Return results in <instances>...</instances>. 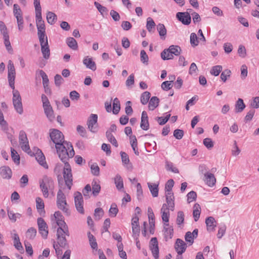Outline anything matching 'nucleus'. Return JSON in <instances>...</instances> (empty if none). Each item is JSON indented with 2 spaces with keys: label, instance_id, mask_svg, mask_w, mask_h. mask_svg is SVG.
<instances>
[{
  "label": "nucleus",
  "instance_id": "4",
  "mask_svg": "<svg viewBox=\"0 0 259 259\" xmlns=\"http://www.w3.org/2000/svg\"><path fill=\"white\" fill-rule=\"evenodd\" d=\"M35 19L39 39L47 38V36L45 34V24L44 21L42 20L41 14H35Z\"/></svg>",
  "mask_w": 259,
  "mask_h": 259
},
{
  "label": "nucleus",
  "instance_id": "27",
  "mask_svg": "<svg viewBox=\"0 0 259 259\" xmlns=\"http://www.w3.org/2000/svg\"><path fill=\"white\" fill-rule=\"evenodd\" d=\"M164 237L167 240L172 237L174 230L172 226H170L168 223H164Z\"/></svg>",
  "mask_w": 259,
  "mask_h": 259
},
{
  "label": "nucleus",
  "instance_id": "55",
  "mask_svg": "<svg viewBox=\"0 0 259 259\" xmlns=\"http://www.w3.org/2000/svg\"><path fill=\"white\" fill-rule=\"evenodd\" d=\"M150 249L155 259H158L159 257V248L158 244L154 246H150Z\"/></svg>",
  "mask_w": 259,
  "mask_h": 259
},
{
  "label": "nucleus",
  "instance_id": "36",
  "mask_svg": "<svg viewBox=\"0 0 259 259\" xmlns=\"http://www.w3.org/2000/svg\"><path fill=\"white\" fill-rule=\"evenodd\" d=\"M45 113L50 121H52L54 119V115L53 109L51 106H47V107H44Z\"/></svg>",
  "mask_w": 259,
  "mask_h": 259
},
{
  "label": "nucleus",
  "instance_id": "49",
  "mask_svg": "<svg viewBox=\"0 0 259 259\" xmlns=\"http://www.w3.org/2000/svg\"><path fill=\"white\" fill-rule=\"evenodd\" d=\"M150 98V93L149 92H144L141 96V102L143 105L146 104Z\"/></svg>",
  "mask_w": 259,
  "mask_h": 259
},
{
  "label": "nucleus",
  "instance_id": "34",
  "mask_svg": "<svg viewBox=\"0 0 259 259\" xmlns=\"http://www.w3.org/2000/svg\"><path fill=\"white\" fill-rule=\"evenodd\" d=\"M245 108V105L242 99H238L235 104V112L236 113L241 112Z\"/></svg>",
  "mask_w": 259,
  "mask_h": 259
},
{
  "label": "nucleus",
  "instance_id": "2",
  "mask_svg": "<svg viewBox=\"0 0 259 259\" xmlns=\"http://www.w3.org/2000/svg\"><path fill=\"white\" fill-rule=\"evenodd\" d=\"M54 172L56 175L60 189L57 194V205L58 207L61 210L65 209V196L64 194V184L65 181V166L62 164H57Z\"/></svg>",
  "mask_w": 259,
  "mask_h": 259
},
{
  "label": "nucleus",
  "instance_id": "56",
  "mask_svg": "<svg viewBox=\"0 0 259 259\" xmlns=\"http://www.w3.org/2000/svg\"><path fill=\"white\" fill-rule=\"evenodd\" d=\"M104 211L101 208H97L95 210L94 216L95 219L99 220L103 215Z\"/></svg>",
  "mask_w": 259,
  "mask_h": 259
},
{
  "label": "nucleus",
  "instance_id": "44",
  "mask_svg": "<svg viewBox=\"0 0 259 259\" xmlns=\"http://www.w3.org/2000/svg\"><path fill=\"white\" fill-rule=\"evenodd\" d=\"M4 40V44L7 50L10 54H12L13 50L11 45V42L9 40V35H5L3 37Z\"/></svg>",
  "mask_w": 259,
  "mask_h": 259
},
{
  "label": "nucleus",
  "instance_id": "54",
  "mask_svg": "<svg viewBox=\"0 0 259 259\" xmlns=\"http://www.w3.org/2000/svg\"><path fill=\"white\" fill-rule=\"evenodd\" d=\"M93 194L97 196L100 192L101 187L99 184H97L96 182L92 183Z\"/></svg>",
  "mask_w": 259,
  "mask_h": 259
},
{
  "label": "nucleus",
  "instance_id": "64",
  "mask_svg": "<svg viewBox=\"0 0 259 259\" xmlns=\"http://www.w3.org/2000/svg\"><path fill=\"white\" fill-rule=\"evenodd\" d=\"M187 201L188 203H190L195 200L197 197L196 193L192 191L187 194Z\"/></svg>",
  "mask_w": 259,
  "mask_h": 259
},
{
  "label": "nucleus",
  "instance_id": "40",
  "mask_svg": "<svg viewBox=\"0 0 259 259\" xmlns=\"http://www.w3.org/2000/svg\"><path fill=\"white\" fill-rule=\"evenodd\" d=\"M106 136L109 142H110L115 147H118V145L116 139L115 138V137L111 133L110 131H107L106 132Z\"/></svg>",
  "mask_w": 259,
  "mask_h": 259
},
{
  "label": "nucleus",
  "instance_id": "39",
  "mask_svg": "<svg viewBox=\"0 0 259 259\" xmlns=\"http://www.w3.org/2000/svg\"><path fill=\"white\" fill-rule=\"evenodd\" d=\"M66 154L69 157L72 158L75 155V152L71 143L66 141Z\"/></svg>",
  "mask_w": 259,
  "mask_h": 259
},
{
  "label": "nucleus",
  "instance_id": "58",
  "mask_svg": "<svg viewBox=\"0 0 259 259\" xmlns=\"http://www.w3.org/2000/svg\"><path fill=\"white\" fill-rule=\"evenodd\" d=\"M148 215L149 224L153 225V223H155V217L153 210L151 207H149L148 208Z\"/></svg>",
  "mask_w": 259,
  "mask_h": 259
},
{
  "label": "nucleus",
  "instance_id": "1",
  "mask_svg": "<svg viewBox=\"0 0 259 259\" xmlns=\"http://www.w3.org/2000/svg\"><path fill=\"white\" fill-rule=\"evenodd\" d=\"M51 221L55 228L57 229V242L54 244L57 255L62 256L61 259H64L65 254L63 252L65 249V219L63 215L59 211H55L51 217Z\"/></svg>",
  "mask_w": 259,
  "mask_h": 259
},
{
  "label": "nucleus",
  "instance_id": "9",
  "mask_svg": "<svg viewBox=\"0 0 259 259\" xmlns=\"http://www.w3.org/2000/svg\"><path fill=\"white\" fill-rule=\"evenodd\" d=\"M38 231L42 237L47 239L48 234V226L45 220L41 218H38L37 220Z\"/></svg>",
  "mask_w": 259,
  "mask_h": 259
},
{
  "label": "nucleus",
  "instance_id": "62",
  "mask_svg": "<svg viewBox=\"0 0 259 259\" xmlns=\"http://www.w3.org/2000/svg\"><path fill=\"white\" fill-rule=\"evenodd\" d=\"M0 31L3 37L5 36V35H9L7 28L3 21H0Z\"/></svg>",
  "mask_w": 259,
  "mask_h": 259
},
{
  "label": "nucleus",
  "instance_id": "52",
  "mask_svg": "<svg viewBox=\"0 0 259 259\" xmlns=\"http://www.w3.org/2000/svg\"><path fill=\"white\" fill-rule=\"evenodd\" d=\"M184 221V214L182 211H179L177 213V217L176 220L177 224L180 226Z\"/></svg>",
  "mask_w": 259,
  "mask_h": 259
},
{
  "label": "nucleus",
  "instance_id": "35",
  "mask_svg": "<svg viewBox=\"0 0 259 259\" xmlns=\"http://www.w3.org/2000/svg\"><path fill=\"white\" fill-rule=\"evenodd\" d=\"M114 183L116 185V188L118 190H121L123 188V180L121 176L117 175L114 178Z\"/></svg>",
  "mask_w": 259,
  "mask_h": 259
},
{
  "label": "nucleus",
  "instance_id": "16",
  "mask_svg": "<svg viewBox=\"0 0 259 259\" xmlns=\"http://www.w3.org/2000/svg\"><path fill=\"white\" fill-rule=\"evenodd\" d=\"M11 236L13 240L14 246L19 251H21L23 250V247L20 241L19 237L16 233V231L13 230L11 233Z\"/></svg>",
  "mask_w": 259,
  "mask_h": 259
},
{
  "label": "nucleus",
  "instance_id": "17",
  "mask_svg": "<svg viewBox=\"0 0 259 259\" xmlns=\"http://www.w3.org/2000/svg\"><path fill=\"white\" fill-rule=\"evenodd\" d=\"M175 248L178 254L181 255L185 251L187 244L183 240L177 239L175 245Z\"/></svg>",
  "mask_w": 259,
  "mask_h": 259
},
{
  "label": "nucleus",
  "instance_id": "21",
  "mask_svg": "<svg viewBox=\"0 0 259 259\" xmlns=\"http://www.w3.org/2000/svg\"><path fill=\"white\" fill-rule=\"evenodd\" d=\"M35 158L40 165L46 169L48 168V165L46 161L45 156L41 151H38L36 152Z\"/></svg>",
  "mask_w": 259,
  "mask_h": 259
},
{
  "label": "nucleus",
  "instance_id": "5",
  "mask_svg": "<svg viewBox=\"0 0 259 259\" xmlns=\"http://www.w3.org/2000/svg\"><path fill=\"white\" fill-rule=\"evenodd\" d=\"M13 14L17 20L18 29L21 31L24 28V20L22 11L18 4H15L13 6Z\"/></svg>",
  "mask_w": 259,
  "mask_h": 259
},
{
  "label": "nucleus",
  "instance_id": "31",
  "mask_svg": "<svg viewBox=\"0 0 259 259\" xmlns=\"http://www.w3.org/2000/svg\"><path fill=\"white\" fill-rule=\"evenodd\" d=\"M148 186L152 196L154 197H157L158 195V185L148 183Z\"/></svg>",
  "mask_w": 259,
  "mask_h": 259
},
{
  "label": "nucleus",
  "instance_id": "24",
  "mask_svg": "<svg viewBox=\"0 0 259 259\" xmlns=\"http://www.w3.org/2000/svg\"><path fill=\"white\" fill-rule=\"evenodd\" d=\"M169 208H167L166 204H163L161 208V213H162V220L164 223H168L169 218Z\"/></svg>",
  "mask_w": 259,
  "mask_h": 259
},
{
  "label": "nucleus",
  "instance_id": "23",
  "mask_svg": "<svg viewBox=\"0 0 259 259\" xmlns=\"http://www.w3.org/2000/svg\"><path fill=\"white\" fill-rule=\"evenodd\" d=\"M0 174L3 178L10 179L12 177V171L9 167L4 166L0 168Z\"/></svg>",
  "mask_w": 259,
  "mask_h": 259
},
{
  "label": "nucleus",
  "instance_id": "33",
  "mask_svg": "<svg viewBox=\"0 0 259 259\" xmlns=\"http://www.w3.org/2000/svg\"><path fill=\"white\" fill-rule=\"evenodd\" d=\"M201 207L199 204L196 203L193 206V215L195 222H197L200 217Z\"/></svg>",
  "mask_w": 259,
  "mask_h": 259
},
{
  "label": "nucleus",
  "instance_id": "41",
  "mask_svg": "<svg viewBox=\"0 0 259 259\" xmlns=\"http://www.w3.org/2000/svg\"><path fill=\"white\" fill-rule=\"evenodd\" d=\"M120 109V104L119 100L117 98H115L113 100L112 112L114 114H117L119 113Z\"/></svg>",
  "mask_w": 259,
  "mask_h": 259
},
{
  "label": "nucleus",
  "instance_id": "47",
  "mask_svg": "<svg viewBox=\"0 0 259 259\" xmlns=\"http://www.w3.org/2000/svg\"><path fill=\"white\" fill-rule=\"evenodd\" d=\"M11 157L13 161L17 165L20 163V156L17 152L14 149L11 148Z\"/></svg>",
  "mask_w": 259,
  "mask_h": 259
},
{
  "label": "nucleus",
  "instance_id": "32",
  "mask_svg": "<svg viewBox=\"0 0 259 259\" xmlns=\"http://www.w3.org/2000/svg\"><path fill=\"white\" fill-rule=\"evenodd\" d=\"M159 100L157 97H152L149 103L148 108L150 110H154L159 104Z\"/></svg>",
  "mask_w": 259,
  "mask_h": 259
},
{
  "label": "nucleus",
  "instance_id": "38",
  "mask_svg": "<svg viewBox=\"0 0 259 259\" xmlns=\"http://www.w3.org/2000/svg\"><path fill=\"white\" fill-rule=\"evenodd\" d=\"M157 30L162 39H165L166 34V29L163 24L159 23L157 25Z\"/></svg>",
  "mask_w": 259,
  "mask_h": 259
},
{
  "label": "nucleus",
  "instance_id": "61",
  "mask_svg": "<svg viewBox=\"0 0 259 259\" xmlns=\"http://www.w3.org/2000/svg\"><path fill=\"white\" fill-rule=\"evenodd\" d=\"M170 117V114H168L164 118L162 117H157L156 120L160 125H164L167 122Z\"/></svg>",
  "mask_w": 259,
  "mask_h": 259
},
{
  "label": "nucleus",
  "instance_id": "46",
  "mask_svg": "<svg viewBox=\"0 0 259 259\" xmlns=\"http://www.w3.org/2000/svg\"><path fill=\"white\" fill-rule=\"evenodd\" d=\"M88 236L90 241V244L93 249H97L98 247L96 238L90 232L88 233Z\"/></svg>",
  "mask_w": 259,
  "mask_h": 259
},
{
  "label": "nucleus",
  "instance_id": "29",
  "mask_svg": "<svg viewBox=\"0 0 259 259\" xmlns=\"http://www.w3.org/2000/svg\"><path fill=\"white\" fill-rule=\"evenodd\" d=\"M36 207L37 211L40 215H44L45 213V204L42 199L40 197L36 198Z\"/></svg>",
  "mask_w": 259,
  "mask_h": 259
},
{
  "label": "nucleus",
  "instance_id": "3",
  "mask_svg": "<svg viewBox=\"0 0 259 259\" xmlns=\"http://www.w3.org/2000/svg\"><path fill=\"white\" fill-rule=\"evenodd\" d=\"M50 137L55 144L57 152L61 160L64 162L65 159V146L64 145V135L57 130H52L50 134Z\"/></svg>",
  "mask_w": 259,
  "mask_h": 259
},
{
  "label": "nucleus",
  "instance_id": "43",
  "mask_svg": "<svg viewBox=\"0 0 259 259\" xmlns=\"http://www.w3.org/2000/svg\"><path fill=\"white\" fill-rule=\"evenodd\" d=\"M37 231L36 229L33 227L29 228L26 232V236L29 239H33L36 236Z\"/></svg>",
  "mask_w": 259,
  "mask_h": 259
},
{
  "label": "nucleus",
  "instance_id": "28",
  "mask_svg": "<svg viewBox=\"0 0 259 259\" xmlns=\"http://www.w3.org/2000/svg\"><path fill=\"white\" fill-rule=\"evenodd\" d=\"M198 235V229H194L192 233L190 232H187L186 233L185 238V240L190 243V244H192L194 242V238H195L197 237Z\"/></svg>",
  "mask_w": 259,
  "mask_h": 259
},
{
  "label": "nucleus",
  "instance_id": "8",
  "mask_svg": "<svg viewBox=\"0 0 259 259\" xmlns=\"http://www.w3.org/2000/svg\"><path fill=\"white\" fill-rule=\"evenodd\" d=\"M8 78L9 85L12 89H14L16 72L14 65L11 60H9L8 62Z\"/></svg>",
  "mask_w": 259,
  "mask_h": 259
},
{
  "label": "nucleus",
  "instance_id": "60",
  "mask_svg": "<svg viewBox=\"0 0 259 259\" xmlns=\"http://www.w3.org/2000/svg\"><path fill=\"white\" fill-rule=\"evenodd\" d=\"M166 169L168 171H171L174 173H178V169L174 166V164L171 162H166Z\"/></svg>",
  "mask_w": 259,
  "mask_h": 259
},
{
  "label": "nucleus",
  "instance_id": "20",
  "mask_svg": "<svg viewBox=\"0 0 259 259\" xmlns=\"http://www.w3.org/2000/svg\"><path fill=\"white\" fill-rule=\"evenodd\" d=\"M165 197L167 203L166 205L168 206L167 208H169L170 210L173 211L175 208V197L174 195V193H166Z\"/></svg>",
  "mask_w": 259,
  "mask_h": 259
},
{
  "label": "nucleus",
  "instance_id": "37",
  "mask_svg": "<svg viewBox=\"0 0 259 259\" xmlns=\"http://www.w3.org/2000/svg\"><path fill=\"white\" fill-rule=\"evenodd\" d=\"M130 140L131 146L134 151L135 154L136 155H139V152L138 151L137 141L136 137L135 136L130 137Z\"/></svg>",
  "mask_w": 259,
  "mask_h": 259
},
{
  "label": "nucleus",
  "instance_id": "10",
  "mask_svg": "<svg viewBox=\"0 0 259 259\" xmlns=\"http://www.w3.org/2000/svg\"><path fill=\"white\" fill-rule=\"evenodd\" d=\"M98 116L97 114H92L88 119L87 125L89 130L92 133H97L98 131L97 123Z\"/></svg>",
  "mask_w": 259,
  "mask_h": 259
},
{
  "label": "nucleus",
  "instance_id": "12",
  "mask_svg": "<svg viewBox=\"0 0 259 259\" xmlns=\"http://www.w3.org/2000/svg\"><path fill=\"white\" fill-rule=\"evenodd\" d=\"M75 205L77 210L80 213H84L83 207V198L82 194L79 192H76L74 193Z\"/></svg>",
  "mask_w": 259,
  "mask_h": 259
},
{
  "label": "nucleus",
  "instance_id": "13",
  "mask_svg": "<svg viewBox=\"0 0 259 259\" xmlns=\"http://www.w3.org/2000/svg\"><path fill=\"white\" fill-rule=\"evenodd\" d=\"M73 185V176L70 164L66 162V188L71 190Z\"/></svg>",
  "mask_w": 259,
  "mask_h": 259
},
{
  "label": "nucleus",
  "instance_id": "14",
  "mask_svg": "<svg viewBox=\"0 0 259 259\" xmlns=\"http://www.w3.org/2000/svg\"><path fill=\"white\" fill-rule=\"evenodd\" d=\"M41 51L44 58L49 59L50 55V50L48 42V38L39 39Z\"/></svg>",
  "mask_w": 259,
  "mask_h": 259
},
{
  "label": "nucleus",
  "instance_id": "48",
  "mask_svg": "<svg viewBox=\"0 0 259 259\" xmlns=\"http://www.w3.org/2000/svg\"><path fill=\"white\" fill-rule=\"evenodd\" d=\"M222 66L221 65H216L212 67L210 70V73L211 74L217 76L219 75L222 70Z\"/></svg>",
  "mask_w": 259,
  "mask_h": 259
},
{
  "label": "nucleus",
  "instance_id": "50",
  "mask_svg": "<svg viewBox=\"0 0 259 259\" xmlns=\"http://www.w3.org/2000/svg\"><path fill=\"white\" fill-rule=\"evenodd\" d=\"M174 185V181L172 179L169 180L166 183L165 186V190L166 193H173L172 188Z\"/></svg>",
  "mask_w": 259,
  "mask_h": 259
},
{
  "label": "nucleus",
  "instance_id": "45",
  "mask_svg": "<svg viewBox=\"0 0 259 259\" xmlns=\"http://www.w3.org/2000/svg\"><path fill=\"white\" fill-rule=\"evenodd\" d=\"M47 22L52 25L55 23L57 20V16L52 12H48L47 14Z\"/></svg>",
  "mask_w": 259,
  "mask_h": 259
},
{
  "label": "nucleus",
  "instance_id": "57",
  "mask_svg": "<svg viewBox=\"0 0 259 259\" xmlns=\"http://www.w3.org/2000/svg\"><path fill=\"white\" fill-rule=\"evenodd\" d=\"M155 25V24L154 21L151 18L149 17L147 19L146 24V27L148 31L151 32L152 28L154 27Z\"/></svg>",
  "mask_w": 259,
  "mask_h": 259
},
{
  "label": "nucleus",
  "instance_id": "15",
  "mask_svg": "<svg viewBox=\"0 0 259 259\" xmlns=\"http://www.w3.org/2000/svg\"><path fill=\"white\" fill-rule=\"evenodd\" d=\"M176 17L184 25H189L191 23V18L188 12H178Z\"/></svg>",
  "mask_w": 259,
  "mask_h": 259
},
{
  "label": "nucleus",
  "instance_id": "30",
  "mask_svg": "<svg viewBox=\"0 0 259 259\" xmlns=\"http://www.w3.org/2000/svg\"><path fill=\"white\" fill-rule=\"evenodd\" d=\"M66 43L67 46L73 51H77L78 50L77 42L73 37H68L66 39Z\"/></svg>",
  "mask_w": 259,
  "mask_h": 259
},
{
  "label": "nucleus",
  "instance_id": "25",
  "mask_svg": "<svg viewBox=\"0 0 259 259\" xmlns=\"http://www.w3.org/2000/svg\"><path fill=\"white\" fill-rule=\"evenodd\" d=\"M168 51H170L169 55L168 56V57H164L165 58H173V55L176 56H179L181 52V49L179 46L171 45L168 48Z\"/></svg>",
  "mask_w": 259,
  "mask_h": 259
},
{
  "label": "nucleus",
  "instance_id": "11",
  "mask_svg": "<svg viewBox=\"0 0 259 259\" xmlns=\"http://www.w3.org/2000/svg\"><path fill=\"white\" fill-rule=\"evenodd\" d=\"M19 143L22 149L29 153L30 152V147L28 144V140L27 138L26 133L21 131L20 132L19 136Z\"/></svg>",
  "mask_w": 259,
  "mask_h": 259
},
{
  "label": "nucleus",
  "instance_id": "26",
  "mask_svg": "<svg viewBox=\"0 0 259 259\" xmlns=\"http://www.w3.org/2000/svg\"><path fill=\"white\" fill-rule=\"evenodd\" d=\"M205 223L207 226V229L208 231H213L217 226L216 221L214 218L209 217L206 219Z\"/></svg>",
  "mask_w": 259,
  "mask_h": 259
},
{
  "label": "nucleus",
  "instance_id": "59",
  "mask_svg": "<svg viewBox=\"0 0 259 259\" xmlns=\"http://www.w3.org/2000/svg\"><path fill=\"white\" fill-rule=\"evenodd\" d=\"M91 172L93 175L98 176L100 174V168L97 164L94 163L91 166Z\"/></svg>",
  "mask_w": 259,
  "mask_h": 259
},
{
  "label": "nucleus",
  "instance_id": "19",
  "mask_svg": "<svg viewBox=\"0 0 259 259\" xmlns=\"http://www.w3.org/2000/svg\"><path fill=\"white\" fill-rule=\"evenodd\" d=\"M140 127L145 131H147L149 128L148 115L145 111H143L142 113Z\"/></svg>",
  "mask_w": 259,
  "mask_h": 259
},
{
  "label": "nucleus",
  "instance_id": "7",
  "mask_svg": "<svg viewBox=\"0 0 259 259\" xmlns=\"http://www.w3.org/2000/svg\"><path fill=\"white\" fill-rule=\"evenodd\" d=\"M13 103L14 108L18 113L22 114L23 110L20 93L17 90L14 89H13Z\"/></svg>",
  "mask_w": 259,
  "mask_h": 259
},
{
  "label": "nucleus",
  "instance_id": "53",
  "mask_svg": "<svg viewBox=\"0 0 259 259\" xmlns=\"http://www.w3.org/2000/svg\"><path fill=\"white\" fill-rule=\"evenodd\" d=\"M231 72L229 69L224 70L221 74V78L223 82H226L228 78L230 77Z\"/></svg>",
  "mask_w": 259,
  "mask_h": 259
},
{
  "label": "nucleus",
  "instance_id": "51",
  "mask_svg": "<svg viewBox=\"0 0 259 259\" xmlns=\"http://www.w3.org/2000/svg\"><path fill=\"white\" fill-rule=\"evenodd\" d=\"M118 212V209L117 205L115 203H112L109 210L110 215L112 217H115Z\"/></svg>",
  "mask_w": 259,
  "mask_h": 259
},
{
  "label": "nucleus",
  "instance_id": "42",
  "mask_svg": "<svg viewBox=\"0 0 259 259\" xmlns=\"http://www.w3.org/2000/svg\"><path fill=\"white\" fill-rule=\"evenodd\" d=\"M40 75L42 78V83L45 89V92H48V88H47L49 84V79L46 73L42 70L40 71Z\"/></svg>",
  "mask_w": 259,
  "mask_h": 259
},
{
  "label": "nucleus",
  "instance_id": "63",
  "mask_svg": "<svg viewBox=\"0 0 259 259\" xmlns=\"http://www.w3.org/2000/svg\"><path fill=\"white\" fill-rule=\"evenodd\" d=\"M190 43L192 46H196L198 45V38L195 33H192L190 35Z\"/></svg>",
  "mask_w": 259,
  "mask_h": 259
},
{
  "label": "nucleus",
  "instance_id": "22",
  "mask_svg": "<svg viewBox=\"0 0 259 259\" xmlns=\"http://www.w3.org/2000/svg\"><path fill=\"white\" fill-rule=\"evenodd\" d=\"M204 181L209 187L214 186L216 182V179L214 175L208 172L204 174Z\"/></svg>",
  "mask_w": 259,
  "mask_h": 259
},
{
  "label": "nucleus",
  "instance_id": "18",
  "mask_svg": "<svg viewBox=\"0 0 259 259\" xmlns=\"http://www.w3.org/2000/svg\"><path fill=\"white\" fill-rule=\"evenodd\" d=\"M83 64L85 67L92 71H95L97 69L96 63L93 60L92 58L89 56L84 57L82 61Z\"/></svg>",
  "mask_w": 259,
  "mask_h": 259
},
{
  "label": "nucleus",
  "instance_id": "6",
  "mask_svg": "<svg viewBox=\"0 0 259 259\" xmlns=\"http://www.w3.org/2000/svg\"><path fill=\"white\" fill-rule=\"evenodd\" d=\"M53 182L51 178L47 176H44L41 182H40V187L45 198L49 196V189L53 186Z\"/></svg>",
  "mask_w": 259,
  "mask_h": 259
}]
</instances>
